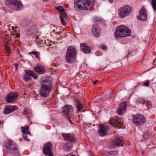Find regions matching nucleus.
Listing matches in <instances>:
<instances>
[{
    "label": "nucleus",
    "mask_w": 156,
    "mask_h": 156,
    "mask_svg": "<svg viewBox=\"0 0 156 156\" xmlns=\"http://www.w3.org/2000/svg\"><path fill=\"white\" fill-rule=\"evenodd\" d=\"M124 140L122 137H119L115 138L112 142L111 145L113 147L122 146L124 144Z\"/></svg>",
    "instance_id": "obj_13"
},
{
    "label": "nucleus",
    "mask_w": 156,
    "mask_h": 156,
    "mask_svg": "<svg viewBox=\"0 0 156 156\" xmlns=\"http://www.w3.org/2000/svg\"><path fill=\"white\" fill-rule=\"evenodd\" d=\"M56 9L57 10L59 11L60 12L64 10L63 7L61 6H59L57 7H56Z\"/></svg>",
    "instance_id": "obj_30"
},
{
    "label": "nucleus",
    "mask_w": 156,
    "mask_h": 156,
    "mask_svg": "<svg viewBox=\"0 0 156 156\" xmlns=\"http://www.w3.org/2000/svg\"><path fill=\"white\" fill-rule=\"evenodd\" d=\"M72 148V144L71 143L67 142L64 144L63 148L66 151H70Z\"/></svg>",
    "instance_id": "obj_23"
},
{
    "label": "nucleus",
    "mask_w": 156,
    "mask_h": 156,
    "mask_svg": "<svg viewBox=\"0 0 156 156\" xmlns=\"http://www.w3.org/2000/svg\"><path fill=\"white\" fill-rule=\"evenodd\" d=\"M94 1L90 0H75L74 8L76 10H90L94 4Z\"/></svg>",
    "instance_id": "obj_1"
},
{
    "label": "nucleus",
    "mask_w": 156,
    "mask_h": 156,
    "mask_svg": "<svg viewBox=\"0 0 156 156\" xmlns=\"http://www.w3.org/2000/svg\"><path fill=\"white\" fill-rule=\"evenodd\" d=\"M132 9L129 5H125L120 7L118 10L119 17L122 19L127 16L131 14Z\"/></svg>",
    "instance_id": "obj_4"
},
{
    "label": "nucleus",
    "mask_w": 156,
    "mask_h": 156,
    "mask_svg": "<svg viewBox=\"0 0 156 156\" xmlns=\"http://www.w3.org/2000/svg\"><path fill=\"white\" fill-rule=\"evenodd\" d=\"M28 110L25 108L23 110V114L24 115H27L28 114Z\"/></svg>",
    "instance_id": "obj_36"
},
{
    "label": "nucleus",
    "mask_w": 156,
    "mask_h": 156,
    "mask_svg": "<svg viewBox=\"0 0 156 156\" xmlns=\"http://www.w3.org/2000/svg\"><path fill=\"white\" fill-rule=\"evenodd\" d=\"M139 102L142 105L145 104L146 106L151 104L150 102L149 101L142 98L139 100Z\"/></svg>",
    "instance_id": "obj_27"
},
{
    "label": "nucleus",
    "mask_w": 156,
    "mask_h": 156,
    "mask_svg": "<svg viewBox=\"0 0 156 156\" xmlns=\"http://www.w3.org/2000/svg\"><path fill=\"white\" fill-rule=\"evenodd\" d=\"M138 19L142 20L145 21L147 19V15L146 10L144 8L141 9L139 12V16Z\"/></svg>",
    "instance_id": "obj_17"
},
{
    "label": "nucleus",
    "mask_w": 156,
    "mask_h": 156,
    "mask_svg": "<svg viewBox=\"0 0 156 156\" xmlns=\"http://www.w3.org/2000/svg\"><path fill=\"white\" fill-rule=\"evenodd\" d=\"M62 112L63 115L68 118L70 122V118L73 116L74 108L73 106L68 105L63 106L62 108Z\"/></svg>",
    "instance_id": "obj_6"
},
{
    "label": "nucleus",
    "mask_w": 156,
    "mask_h": 156,
    "mask_svg": "<svg viewBox=\"0 0 156 156\" xmlns=\"http://www.w3.org/2000/svg\"><path fill=\"white\" fill-rule=\"evenodd\" d=\"M70 156H75V155H73H73H70Z\"/></svg>",
    "instance_id": "obj_45"
},
{
    "label": "nucleus",
    "mask_w": 156,
    "mask_h": 156,
    "mask_svg": "<svg viewBox=\"0 0 156 156\" xmlns=\"http://www.w3.org/2000/svg\"><path fill=\"white\" fill-rule=\"evenodd\" d=\"M62 135L66 140L69 141L71 142H74L76 141L75 138L72 134L64 133H62Z\"/></svg>",
    "instance_id": "obj_19"
},
{
    "label": "nucleus",
    "mask_w": 156,
    "mask_h": 156,
    "mask_svg": "<svg viewBox=\"0 0 156 156\" xmlns=\"http://www.w3.org/2000/svg\"><path fill=\"white\" fill-rule=\"evenodd\" d=\"M127 105L126 101H124L119 104V107L117 110V112L118 115H122L125 113L126 110Z\"/></svg>",
    "instance_id": "obj_12"
},
{
    "label": "nucleus",
    "mask_w": 156,
    "mask_h": 156,
    "mask_svg": "<svg viewBox=\"0 0 156 156\" xmlns=\"http://www.w3.org/2000/svg\"><path fill=\"white\" fill-rule=\"evenodd\" d=\"M34 69L35 72L39 74H42L45 73L46 70L44 67L41 65H38L35 66Z\"/></svg>",
    "instance_id": "obj_20"
},
{
    "label": "nucleus",
    "mask_w": 156,
    "mask_h": 156,
    "mask_svg": "<svg viewBox=\"0 0 156 156\" xmlns=\"http://www.w3.org/2000/svg\"><path fill=\"white\" fill-rule=\"evenodd\" d=\"M60 19L62 25L65 26L66 25V23L65 22L63 17L61 16H60Z\"/></svg>",
    "instance_id": "obj_31"
},
{
    "label": "nucleus",
    "mask_w": 156,
    "mask_h": 156,
    "mask_svg": "<svg viewBox=\"0 0 156 156\" xmlns=\"http://www.w3.org/2000/svg\"><path fill=\"white\" fill-rule=\"evenodd\" d=\"M151 4L154 10H156V0H151Z\"/></svg>",
    "instance_id": "obj_28"
},
{
    "label": "nucleus",
    "mask_w": 156,
    "mask_h": 156,
    "mask_svg": "<svg viewBox=\"0 0 156 156\" xmlns=\"http://www.w3.org/2000/svg\"><path fill=\"white\" fill-rule=\"evenodd\" d=\"M101 48L103 49V50H105L107 48V47L106 46H105V45H102L101 46Z\"/></svg>",
    "instance_id": "obj_39"
},
{
    "label": "nucleus",
    "mask_w": 156,
    "mask_h": 156,
    "mask_svg": "<svg viewBox=\"0 0 156 156\" xmlns=\"http://www.w3.org/2000/svg\"><path fill=\"white\" fill-rule=\"evenodd\" d=\"M77 53V50L75 47L70 46L68 47L65 58L67 63L72 64L75 62Z\"/></svg>",
    "instance_id": "obj_2"
},
{
    "label": "nucleus",
    "mask_w": 156,
    "mask_h": 156,
    "mask_svg": "<svg viewBox=\"0 0 156 156\" xmlns=\"http://www.w3.org/2000/svg\"><path fill=\"white\" fill-rule=\"evenodd\" d=\"M4 147L8 152L12 154H14L15 151L17 150V148L15 144L10 140H8L5 142Z\"/></svg>",
    "instance_id": "obj_5"
},
{
    "label": "nucleus",
    "mask_w": 156,
    "mask_h": 156,
    "mask_svg": "<svg viewBox=\"0 0 156 156\" xmlns=\"http://www.w3.org/2000/svg\"><path fill=\"white\" fill-rule=\"evenodd\" d=\"M27 134H25L23 135V138L25 141H29L30 139L28 137V136H27Z\"/></svg>",
    "instance_id": "obj_32"
},
{
    "label": "nucleus",
    "mask_w": 156,
    "mask_h": 156,
    "mask_svg": "<svg viewBox=\"0 0 156 156\" xmlns=\"http://www.w3.org/2000/svg\"><path fill=\"white\" fill-rule=\"evenodd\" d=\"M14 65L15 66L16 70H17L18 68V64H17L15 63V64Z\"/></svg>",
    "instance_id": "obj_40"
},
{
    "label": "nucleus",
    "mask_w": 156,
    "mask_h": 156,
    "mask_svg": "<svg viewBox=\"0 0 156 156\" xmlns=\"http://www.w3.org/2000/svg\"><path fill=\"white\" fill-rule=\"evenodd\" d=\"M52 146V144L50 142H46L44 145L43 152L46 156H53L51 151Z\"/></svg>",
    "instance_id": "obj_8"
},
{
    "label": "nucleus",
    "mask_w": 156,
    "mask_h": 156,
    "mask_svg": "<svg viewBox=\"0 0 156 156\" xmlns=\"http://www.w3.org/2000/svg\"><path fill=\"white\" fill-rule=\"evenodd\" d=\"M110 122L114 126H118L120 125H122L123 124V122L122 119H113L110 121Z\"/></svg>",
    "instance_id": "obj_22"
},
{
    "label": "nucleus",
    "mask_w": 156,
    "mask_h": 156,
    "mask_svg": "<svg viewBox=\"0 0 156 156\" xmlns=\"http://www.w3.org/2000/svg\"><path fill=\"white\" fill-rule=\"evenodd\" d=\"M20 37V35L18 34L16 38H18Z\"/></svg>",
    "instance_id": "obj_44"
},
{
    "label": "nucleus",
    "mask_w": 156,
    "mask_h": 156,
    "mask_svg": "<svg viewBox=\"0 0 156 156\" xmlns=\"http://www.w3.org/2000/svg\"><path fill=\"white\" fill-rule=\"evenodd\" d=\"M32 53L33 54L35 55L36 57L38 58V55H39V53L37 51H32Z\"/></svg>",
    "instance_id": "obj_34"
},
{
    "label": "nucleus",
    "mask_w": 156,
    "mask_h": 156,
    "mask_svg": "<svg viewBox=\"0 0 156 156\" xmlns=\"http://www.w3.org/2000/svg\"><path fill=\"white\" fill-rule=\"evenodd\" d=\"M98 80H96L95 81H94V84H96L97 83H98Z\"/></svg>",
    "instance_id": "obj_41"
},
{
    "label": "nucleus",
    "mask_w": 156,
    "mask_h": 156,
    "mask_svg": "<svg viewBox=\"0 0 156 156\" xmlns=\"http://www.w3.org/2000/svg\"><path fill=\"white\" fill-rule=\"evenodd\" d=\"M80 48L82 51L85 54H88L91 52L90 48L85 43H82L80 44Z\"/></svg>",
    "instance_id": "obj_18"
},
{
    "label": "nucleus",
    "mask_w": 156,
    "mask_h": 156,
    "mask_svg": "<svg viewBox=\"0 0 156 156\" xmlns=\"http://www.w3.org/2000/svg\"><path fill=\"white\" fill-rule=\"evenodd\" d=\"M132 120L133 123L137 125L144 123L146 121L145 117L141 114L133 115Z\"/></svg>",
    "instance_id": "obj_7"
},
{
    "label": "nucleus",
    "mask_w": 156,
    "mask_h": 156,
    "mask_svg": "<svg viewBox=\"0 0 156 156\" xmlns=\"http://www.w3.org/2000/svg\"><path fill=\"white\" fill-rule=\"evenodd\" d=\"M21 128L22 129V132L23 133V134H28L30 136H31V133L30 131H28V126L27 125H26L24 127L21 126Z\"/></svg>",
    "instance_id": "obj_26"
},
{
    "label": "nucleus",
    "mask_w": 156,
    "mask_h": 156,
    "mask_svg": "<svg viewBox=\"0 0 156 156\" xmlns=\"http://www.w3.org/2000/svg\"><path fill=\"white\" fill-rule=\"evenodd\" d=\"M42 1L44 2H46L48 1V0H42Z\"/></svg>",
    "instance_id": "obj_43"
},
{
    "label": "nucleus",
    "mask_w": 156,
    "mask_h": 156,
    "mask_svg": "<svg viewBox=\"0 0 156 156\" xmlns=\"http://www.w3.org/2000/svg\"><path fill=\"white\" fill-rule=\"evenodd\" d=\"M18 96L17 93L11 92L6 96L5 99L7 102L10 103L16 102L17 100Z\"/></svg>",
    "instance_id": "obj_11"
},
{
    "label": "nucleus",
    "mask_w": 156,
    "mask_h": 156,
    "mask_svg": "<svg viewBox=\"0 0 156 156\" xmlns=\"http://www.w3.org/2000/svg\"><path fill=\"white\" fill-rule=\"evenodd\" d=\"M24 71L25 74L23 75V79L24 81L27 82L31 80V77H33L34 79L37 78V75H35L32 71L26 69Z\"/></svg>",
    "instance_id": "obj_10"
},
{
    "label": "nucleus",
    "mask_w": 156,
    "mask_h": 156,
    "mask_svg": "<svg viewBox=\"0 0 156 156\" xmlns=\"http://www.w3.org/2000/svg\"><path fill=\"white\" fill-rule=\"evenodd\" d=\"M113 0H109V1L110 2L112 3L113 2Z\"/></svg>",
    "instance_id": "obj_42"
},
{
    "label": "nucleus",
    "mask_w": 156,
    "mask_h": 156,
    "mask_svg": "<svg viewBox=\"0 0 156 156\" xmlns=\"http://www.w3.org/2000/svg\"><path fill=\"white\" fill-rule=\"evenodd\" d=\"M61 14L64 17H66L67 16L65 12V10H63L60 12Z\"/></svg>",
    "instance_id": "obj_37"
},
{
    "label": "nucleus",
    "mask_w": 156,
    "mask_h": 156,
    "mask_svg": "<svg viewBox=\"0 0 156 156\" xmlns=\"http://www.w3.org/2000/svg\"><path fill=\"white\" fill-rule=\"evenodd\" d=\"M15 3V0H5V3L6 6L12 9L13 5Z\"/></svg>",
    "instance_id": "obj_24"
},
{
    "label": "nucleus",
    "mask_w": 156,
    "mask_h": 156,
    "mask_svg": "<svg viewBox=\"0 0 156 156\" xmlns=\"http://www.w3.org/2000/svg\"><path fill=\"white\" fill-rule=\"evenodd\" d=\"M99 130L98 131L100 135L101 136L105 135L106 132L108 130V126L106 125L100 124L99 126Z\"/></svg>",
    "instance_id": "obj_16"
},
{
    "label": "nucleus",
    "mask_w": 156,
    "mask_h": 156,
    "mask_svg": "<svg viewBox=\"0 0 156 156\" xmlns=\"http://www.w3.org/2000/svg\"><path fill=\"white\" fill-rule=\"evenodd\" d=\"M76 102V105L77 110L79 112H80L83 108V105L81 104L80 101L78 100H75Z\"/></svg>",
    "instance_id": "obj_25"
},
{
    "label": "nucleus",
    "mask_w": 156,
    "mask_h": 156,
    "mask_svg": "<svg viewBox=\"0 0 156 156\" xmlns=\"http://www.w3.org/2000/svg\"><path fill=\"white\" fill-rule=\"evenodd\" d=\"M131 30L123 25H120L117 27L115 33V37L118 39L119 37H125L131 35Z\"/></svg>",
    "instance_id": "obj_3"
},
{
    "label": "nucleus",
    "mask_w": 156,
    "mask_h": 156,
    "mask_svg": "<svg viewBox=\"0 0 156 156\" xmlns=\"http://www.w3.org/2000/svg\"><path fill=\"white\" fill-rule=\"evenodd\" d=\"M51 91L50 87L46 84H43L40 88V94L42 97H48Z\"/></svg>",
    "instance_id": "obj_9"
},
{
    "label": "nucleus",
    "mask_w": 156,
    "mask_h": 156,
    "mask_svg": "<svg viewBox=\"0 0 156 156\" xmlns=\"http://www.w3.org/2000/svg\"><path fill=\"white\" fill-rule=\"evenodd\" d=\"M93 34L96 37H99L101 35V31L100 28L96 24L93 25L92 28Z\"/></svg>",
    "instance_id": "obj_15"
},
{
    "label": "nucleus",
    "mask_w": 156,
    "mask_h": 156,
    "mask_svg": "<svg viewBox=\"0 0 156 156\" xmlns=\"http://www.w3.org/2000/svg\"><path fill=\"white\" fill-rule=\"evenodd\" d=\"M18 107L16 106H11L10 105H7L4 108L3 111L4 114H9L15 110H17Z\"/></svg>",
    "instance_id": "obj_14"
},
{
    "label": "nucleus",
    "mask_w": 156,
    "mask_h": 156,
    "mask_svg": "<svg viewBox=\"0 0 156 156\" xmlns=\"http://www.w3.org/2000/svg\"><path fill=\"white\" fill-rule=\"evenodd\" d=\"M23 5L20 1L15 0V4L13 5L12 9L16 11H19L22 9Z\"/></svg>",
    "instance_id": "obj_21"
},
{
    "label": "nucleus",
    "mask_w": 156,
    "mask_h": 156,
    "mask_svg": "<svg viewBox=\"0 0 156 156\" xmlns=\"http://www.w3.org/2000/svg\"><path fill=\"white\" fill-rule=\"evenodd\" d=\"M5 51L9 55L10 54L11 52L10 48L7 46H6Z\"/></svg>",
    "instance_id": "obj_33"
},
{
    "label": "nucleus",
    "mask_w": 156,
    "mask_h": 156,
    "mask_svg": "<svg viewBox=\"0 0 156 156\" xmlns=\"http://www.w3.org/2000/svg\"><path fill=\"white\" fill-rule=\"evenodd\" d=\"M117 153L116 151H110L108 152V154L110 156H113L116 154Z\"/></svg>",
    "instance_id": "obj_29"
},
{
    "label": "nucleus",
    "mask_w": 156,
    "mask_h": 156,
    "mask_svg": "<svg viewBox=\"0 0 156 156\" xmlns=\"http://www.w3.org/2000/svg\"><path fill=\"white\" fill-rule=\"evenodd\" d=\"M94 20L95 22H98L101 21V20L98 17H95L94 18Z\"/></svg>",
    "instance_id": "obj_35"
},
{
    "label": "nucleus",
    "mask_w": 156,
    "mask_h": 156,
    "mask_svg": "<svg viewBox=\"0 0 156 156\" xmlns=\"http://www.w3.org/2000/svg\"><path fill=\"white\" fill-rule=\"evenodd\" d=\"M149 81L148 80H147L146 82L144 83V85L148 87L149 86Z\"/></svg>",
    "instance_id": "obj_38"
}]
</instances>
